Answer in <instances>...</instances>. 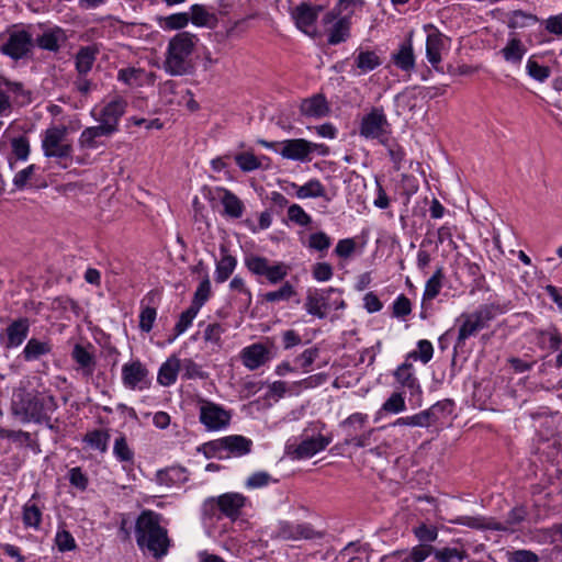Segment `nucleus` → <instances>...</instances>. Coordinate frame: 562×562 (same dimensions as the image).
Returning <instances> with one entry per match:
<instances>
[{"mask_svg":"<svg viewBox=\"0 0 562 562\" xmlns=\"http://www.w3.org/2000/svg\"><path fill=\"white\" fill-rule=\"evenodd\" d=\"M98 54L99 48L95 45L82 46L78 49L75 56V67L78 75L87 76L91 71Z\"/></svg>","mask_w":562,"mask_h":562,"instance_id":"obj_29","label":"nucleus"},{"mask_svg":"<svg viewBox=\"0 0 562 562\" xmlns=\"http://www.w3.org/2000/svg\"><path fill=\"white\" fill-rule=\"evenodd\" d=\"M160 515L153 510H144L135 522V540L140 552L160 560L166 557L171 546L168 530L160 524Z\"/></svg>","mask_w":562,"mask_h":562,"instance_id":"obj_1","label":"nucleus"},{"mask_svg":"<svg viewBox=\"0 0 562 562\" xmlns=\"http://www.w3.org/2000/svg\"><path fill=\"white\" fill-rule=\"evenodd\" d=\"M296 188L295 194L299 199L308 198H325L327 201L330 199L326 196V189L318 179H311L303 186L293 184Z\"/></svg>","mask_w":562,"mask_h":562,"instance_id":"obj_40","label":"nucleus"},{"mask_svg":"<svg viewBox=\"0 0 562 562\" xmlns=\"http://www.w3.org/2000/svg\"><path fill=\"white\" fill-rule=\"evenodd\" d=\"M201 514L203 519H220L223 515L220 513L218 497L206 498L201 506Z\"/></svg>","mask_w":562,"mask_h":562,"instance_id":"obj_61","label":"nucleus"},{"mask_svg":"<svg viewBox=\"0 0 562 562\" xmlns=\"http://www.w3.org/2000/svg\"><path fill=\"white\" fill-rule=\"evenodd\" d=\"M353 60L358 69V75L368 74L382 64L380 57L373 50L358 49L353 54Z\"/></svg>","mask_w":562,"mask_h":562,"instance_id":"obj_32","label":"nucleus"},{"mask_svg":"<svg viewBox=\"0 0 562 562\" xmlns=\"http://www.w3.org/2000/svg\"><path fill=\"white\" fill-rule=\"evenodd\" d=\"M112 135L99 125L88 126L82 130L78 137V146L83 150H95L105 146L104 138H110Z\"/></svg>","mask_w":562,"mask_h":562,"instance_id":"obj_20","label":"nucleus"},{"mask_svg":"<svg viewBox=\"0 0 562 562\" xmlns=\"http://www.w3.org/2000/svg\"><path fill=\"white\" fill-rule=\"evenodd\" d=\"M180 359L176 357L169 358L158 371L157 381L164 386H170L177 381L178 372H180Z\"/></svg>","mask_w":562,"mask_h":562,"instance_id":"obj_36","label":"nucleus"},{"mask_svg":"<svg viewBox=\"0 0 562 562\" xmlns=\"http://www.w3.org/2000/svg\"><path fill=\"white\" fill-rule=\"evenodd\" d=\"M453 403L450 400H443L435 403L426 409L428 413H432L429 417L431 425L440 420L445 413L450 414L452 412Z\"/></svg>","mask_w":562,"mask_h":562,"instance_id":"obj_57","label":"nucleus"},{"mask_svg":"<svg viewBox=\"0 0 562 562\" xmlns=\"http://www.w3.org/2000/svg\"><path fill=\"white\" fill-rule=\"evenodd\" d=\"M325 429L326 425L321 422L305 428L300 437L301 441L292 451L293 457L295 459H310L324 451L333 441V434H324Z\"/></svg>","mask_w":562,"mask_h":562,"instance_id":"obj_6","label":"nucleus"},{"mask_svg":"<svg viewBox=\"0 0 562 562\" xmlns=\"http://www.w3.org/2000/svg\"><path fill=\"white\" fill-rule=\"evenodd\" d=\"M221 515L236 520L246 504V497L239 493H225L218 496Z\"/></svg>","mask_w":562,"mask_h":562,"instance_id":"obj_26","label":"nucleus"},{"mask_svg":"<svg viewBox=\"0 0 562 562\" xmlns=\"http://www.w3.org/2000/svg\"><path fill=\"white\" fill-rule=\"evenodd\" d=\"M323 7L310 2H301L290 10L295 26L308 36H315V23Z\"/></svg>","mask_w":562,"mask_h":562,"instance_id":"obj_14","label":"nucleus"},{"mask_svg":"<svg viewBox=\"0 0 562 562\" xmlns=\"http://www.w3.org/2000/svg\"><path fill=\"white\" fill-rule=\"evenodd\" d=\"M369 422V416L364 413H353L340 422L339 426L346 432V438L355 437L361 431Z\"/></svg>","mask_w":562,"mask_h":562,"instance_id":"obj_39","label":"nucleus"},{"mask_svg":"<svg viewBox=\"0 0 562 562\" xmlns=\"http://www.w3.org/2000/svg\"><path fill=\"white\" fill-rule=\"evenodd\" d=\"M180 372L182 373V378L191 380V379H205L206 373L202 370L201 366L194 362L192 359H183L180 360Z\"/></svg>","mask_w":562,"mask_h":562,"instance_id":"obj_54","label":"nucleus"},{"mask_svg":"<svg viewBox=\"0 0 562 562\" xmlns=\"http://www.w3.org/2000/svg\"><path fill=\"white\" fill-rule=\"evenodd\" d=\"M394 65L404 72H409L415 67V54L413 48V34L400 45L398 49L392 54Z\"/></svg>","mask_w":562,"mask_h":562,"instance_id":"obj_28","label":"nucleus"},{"mask_svg":"<svg viewBox=\"0 0 562 562\" xmlns=\"http://www.w3.org/2000/svg\"><path fill=\"white\" fill-rule=\"evenodd\" d=\"M199 42L195 34L182 31L170 38L164 69L171 76H183L192 69V54Z\"/></svg>","mask_w":562,"mask_h":562,"instance_id":"obj_3","label":"nucleus"},{"mask_svg":"<svg viewBox=\"0 0 562 562\" xmlns=\"http://www.w3.org/2000/svg\"><path fill=\"white\" fill-rule=\"evenodd\" d=\"M57 409V403L53 395L31 393L24 389H18L12 394L11 412L23 423H46L49 428L50 417Z\"/></svg>","mask_w":562,"mask_h":562,"instance_id":"obj_2","label":"nucleus"},{"mask_svg":"<svg viewBox=\"0 0 562 562\" xmlns=\"http://www.w3.org/2000/svg\"><path fill=\"white\" fill-rule=\"evenodd\" d=\"M295 294L294 286L289 281H285L278 290L265 293L263 300L269 303L289 301Z\"/></svg>","mask_w":562,"mask_h":562,"instance_id":"obj_45","label":"nucleus"},{"mask_svg":"<svg viewBox=\"0 0 562 562\" xmlns=\"http://www.w3.org/2000/svg\"><path fill=\"white\" fill-rule=\"evenodd\" d=\"M222 258L216 262L215 281L217 283L225 282L234 272L237 260L234 256L229 255L225 248H222Z\"/></svg>","mask_w":562,"mask_h":562,"instance_id":"obj_37","label":"nucleus"},{"mask_svg":"<svg viewBox=\"0 0 562 562\" xmlns=\"http://www.w3.org/2000/svg\"><path fill=\"white\" fill-rule=\"evenodd\" d=\"M127 102L122 97H116L115 99L108 102L98 114H95V109L91 111V116L99 122V126L103 127L106 132H109L112 136L119 132L120 121L122 116L126 112Z\"/></svg>","mask_w":562,"mask_h":562,"instance_id":"obj_12","label":"nucleus"},{"mask_svg":"<svg viewBox=\"0 0 562 562\" xmlns=\"http://www.w3.org/2000/svg\"><path fill=\"white\" fill-rule=\"evenodd\" d=\"M156 317L157 311L154 306H144L142 304V311L139 314V328L145 333H149L153 329Z\"/></svg>","mask_w":562,"mask_h":562,"instance_id":"obj_58","label":"nucleus"},{"mask_svg":"<svg viewBox=\"0 0 562 562\" xmlns=\"http://www.w3.org/2000/svg\"><path fill=\"white\" fill-rule=\"evenodd\" d=\"M276 356L277 347L270 337H267L263 342H255L244 347L239 353L241 363L250 371L267 364Z\"/></svg>","mask_w":562,"mask_h":562,"instance_id":"obj_10","label":"nucleus"},{"mask_svg":"<svg viewBox=\"0 0 562 562\" xmlns=\"http://www.w3.org/2000/svg\"><path fill=\"white\" fill-rule=\"evenodd\" d=\"M374 431V428H369L363 430L361 434H357L355 437L345 438L344 443L355 448H366L371 445Z\"/></svg>","mask_w":562,"mask_h":562,"instance_id":"obj_60","label":"nucleus"},{"mask_svg":"<svg viewBox=\"0 0 562 562\" xmlns=\"http://www.w3.org/2000/svg\"><path fill=\"white\" fill-rule=\"evenodd\" d=\"M271 475L266 471H257L248 476L245 482V486L248 490L262 488L272 482Z\"/></svg>","mask_w":562,"mask_h":562,"instance_id":"obj_59","label":"nucleus"},{"mask_svg":"<svg viewBox=\"0 0 562 562\" xmlns=\"http://www.w3.org/2000/svg\"><path fill=\"white\" fill-rule=\"evenodd\" d=\"M280 155L283 158L299 161H310L308 146L310 140L304 138L286 139L281 143Z\"/></svg>","mask_w":562,"mask_h":562,"instance_id":"obj_27","label":"nucleus"},{"mask_svg":"<svg viewBox=\"0 0 562 562\" xmlns=\"http://www.w3.org/2000/svg\"><path fill=\"white\" fill-rule=\"evenodd\" d=\"M434 548L427 544H419L414 547L408 555L404 559V562H423L432 552Z\"/></svg>","mask_w":562,"mask_h":562,"instance_id":"obj_64","label":"nucleus"},{"mask_svg":"<svg viewBox=\"0 0 562 562\" xmlns=\"http://www.w3.org/2000/svg\"><path fill=\"white\" fill-rule=\"evenodd\" d=\"M426 37V58L437 71H442L439 64L442 60V53L448 52L451 46V38L445 35L434 24L423 26Z\"/></svg>","mask_w":562,"mask_h":562,"instance_id":"obj_11","label":"nucleus"},{"mask_svg":"<svg viewBox=\"0 0 562 562\" xmlns=\"http://www.w3.org/2000/svg\"><path fill=\"white\" fill-rule=\"evenodd\" d=\"M214 192L224 207V215L231 218L243 216L245 211L244 202L234 192L223 187H216Z\"/></svg>","mask_w":562,"mask_h":562,"instance_id":"obj_22","label":"nucleus"},{"mask_svg":"<svg viewBox=\"0 0 562 562\" xmlns=\"http://www.w3.org/2000/svg\"><path fill=\"white\" fill-rule=\"evenodd\" d=\"M190 22L189 13L180 12L173 13L168 16H165L160 20V26L164 30L173 31V30H182Z\"/></svg>","mask_w":562,"mask_h":562,"instance_id":"obj_46","label":"nucleus"},{"mask_svg":"<svg viewBox=\"0 0 562 562\" xmlns=\"http://www.w3.org/2000/svg\"><path fill=\"white\" fill-rule=\"evenodd\" d=\"M2 85L7 88L5 92L2 91V114L11 106V103L21 105L29 101L21 83L2 78Z\"/></svg>","mask_w":562,"mask_h":562,"instance_id":"obj_30","label":"nucleus"},{"mask_svg":"<svg viewBox=\"0 0 562 562\" xmlns=\"http://www.w3.org/2000/svg\"><path fill=\"white\" fill-rule=\"evenodd\" d=\"M199 311V308L191 304L190 307L180 314L175 326L176 336L182 335L192 325V322L196 317Z\"/></svg>","mask_w":562,"mask_h":562,"instance_id":"obj_56","label":"nucleus"},{"mask_svg":"<svg viewBox=\"0 0 562 562\" xmlns=\"http://www.w3.org/2000/svg\"><path fill=\"white\" fill-rule=\"evenodd\" d=\"M71 357L80 368L87 369L88 373L92 372L94 366L93 357L83 346L77 344L72 349Z\"/></svg>","mask_w":562,"mask_h":562,"instance_id":"obj_51","label":"nucleus"},{"mask_svg":"<svg viewBox=\"0 0 562 562\" xmlns=\"http://www.w3.org/2000/svg\"><path fill=\"white\" fill-rule=\"evenodd\" d=\"M271 540L301 541L319 540L325 537V531L317 530L310 522H294L280 519L267 528Z\"/></svg>","mask_w":562,"mask_h":562,"instance_id":"obj_5","label":"nucleus"},{"mask_svg":"<svg viewBox=\"0 0 562 562\" xmlns=\"http://www.w3.org/2000/svg\"><path fill=\"white\" fill-rule=\"evenodd\" d=\"M526 71L532 79L544 82L551 75V70L548 66L540 65L535 60L533 56L529 57L526 63Z\"/></svg>","mask_w":562,"mask_h":562,"instance_id":"obj_47","label":"nucleus"},{"mask_svg":"<svg viewBox=\"0 0 562 562\" xmlns=\"http://www.w3.org/2000/svg\"><path fill=\"white\" fill-rule=\"evenodd\" d=\"M288 217L300 226H307L312 222V217L299 204H292L289 206Z\"/></svg>","mask_w":562,"mask_h":562,"instance_id":"obj_62","label":"nucleus"},{"mask_svg":"<svg viewBox=\"0 0 562 562\" xmlns=\"http://www.w3.org/2000/svg\"><path fill=\"white\" fill-rule=\"evenodd\" d=\"M212 293L211 281L207 276L199 283L191 304L196 308H201L210 299Z\"/></svg>","mask_w":562,"mask_h":562,"instance_id":"obj_52","label":"nucleus"},{"mask_svg":"<svg viewBox=\"0 0 562 562\" xmlns=\"http://www.w3.org/2000/svg\"><path fill=\"white\" fill-rule=\"evenodd\" d=\"M66 35L63 29L55 27L47 32H44L41 36L36 38V44L40 48L49 50V52H58L60 48V43L65 42Z\"/></svg>","mask_w":562,"mask_h":562,"instance_id":"obj_35","label":"nucleus"},{"mask_svg":"<svg viewBox=\"0 0 562 562\" xmlns=\"http://www.w3.org/2000/svg\"><path fill=\"white\" fill-rule=\"evenodd\" d=\"M501 313L498 305L493 303L483 304L472 313H462L460 316L462 324L459 327L454 349L462 347L468 338L488 327L490 323Z\"/></svg>","mask_w":562,"mask_h":562,"instance_id":"obj_4","label":"nucleus"},{"mask_svg":"<svg viewBox=\"0 0 562 562\" xmlns=\"http://www.w3.org/2000/svg\"><path fill=\"white\" fill-rule=\"evenodd\" d=\"M394 378L396 382L402 386L409 391L412 396H417L420 402L422 397V387L414 374L413 364L405 361L394 372Z\"/></svg>","mask_w":562,"mask_h":562,"instance_id":"obj_23","label":"nucleus"},{"mask_svg":"<svg viewBox=\"0 0 562 562\" xmlns=\"http://www.w3.org/2000/svg\"><path fill=\"white\" fill-rule=\"evenodd\" d=\"M191 15L190 21L195 26L200 27H215L217 24V18L214 13L209 12L203 4H193L190 8Z\"/></svg>","mask_w":562,"mask_h":562,"instance_id":"obj_38","label":"nucleus"},{"mask_svg":"<svg viewBox=\"0 0 562 562\" xmlns=\"http://www.w3.org/2000/svg\"><path fill=\"white\" fill-rule=\"evenodd\" d=\"M149 372L147 368L139 361H131L122 367V383L130 390H145L149 387Z\"/></svg>","mask_w":562,"mask_h":562,"instance_id":"obj_16","label":"nucleus"},{"mask_svg":"<svg viewBox=\"0 0 562 562\" xmlns=\"http://www.w3.org/2000/svg\"><path fill=\"white\" fill-rule=\"evenodd\" d=\"M245 266L252 274L265 278L270 284L280 283L290 272V267L285 262L273 261L258 255L246 257Z\"/></svg>","mask_w":562,"mask_h":562,"instance_id":"obj_7","label":"nucleus"},{"mask_svg":"<svg viewBox=\"0 0 562 562\" xmlns=\"http://www.w3.org/2000/svg\"><path fill=\"white\" fill-rule=\"evenodd\" d=\"M52 352V344L49 340L31 338L24 346L21 357L26 362L40 360Z\"/></svg>","mask_w":562,"mask_h":562,"instance_id":"obj_31","label":"nucleus"},{"mask_svg":"<svg viewBox=\"0 0 562 562\" xmlns=\"http://www.w3.org/2000/svg\"><path fill=\"white\" fill-rule=\"evenodd\" d=\"M337 290L334 288H329L326 290H318L313 289L308 290L304 303V307L307 312V314L315 316L319 319H323L326 317L327 311L335 308H345L346 303L344 300H340L339 302H329V296L331 293H335Z\"/></svg>","mask_w":562,"mask_h":562,"instance_id":"obj_13","label":"nucleus"},{"mask_svg":"<svg viewBox=\"0 0 562 562\" xmlns=\"http://www.w3.org/2000/svg\"><path fill=\"white\" fill-rule=\"evenodd\" d=\"M432 413H428L425 411H422L415 415L412 416H405L397 418L394 423H392L390 426L397 427V426H408V427H429L431 426V423L429 420V417Z\"/></svg>","mask_w":562,"mask_h":562,"instance_id":"obj_44","label":"nucleus"},{"mask_svg":"<svg viewBox=\"0 0 562 562\" xmlns=\"http://www.w3.org/2000/svg\"><path fill=\"white\" fill-rule=\"evenodd\" d=\"M538 344L541 348H548L555 351L562 345V335L554 326H551L539 331Z\"/></svg>","mask_w":562,"mask_h":562,"instance_id":"obj_43","label":"nucleus"},{"mask_svg":"<svg viewBox=\"0 0 562 562\" xmlns=\"http://www.w3.org/2000/svg\"><path fill=\"white\" fill-rule=\"evenodd\" d=\"M31 47V35L26 31L13 32L7 44L2 45V54L10 56L13 59L24 57Z\"/></svg>","mask_w":562,"mask_h":562,"instance_id":"obj_19","label":"nucleus"},{"mask_svg":"<svg viewBox=\"0 0 562 562\" xmlns=\"http://www.w3.org/2000/svg\"><path fill=\"white\" fill-rule=\"evenodd\" d=\"M434 355V347L429 340L422 339L417 342V349L407 355V360H420L423 363H428Z\"/></svg>","mask_w":562,"mask_h":562,"instance_id":"obj_49","label":"nucleus"},{"mask_svg":"<svg viewBox=\"0 0 562 562\" xmlns=\"http://www.w3.org/2000/svg\"><path fill=\"white\" fill-rule=\"evenodd\" d=\"M300 112L311 119H322L330 113L329 104L324 94H314L301 102Z\"/></svg>","mask_w":562,"mask_h":562,"instance_id":"obj_25","label":"nucleus"},{"mask_svg":"<svg viewBox=\"0 0 562 562\" xmlns=\"http://www.w3.org/2000/svg\"><path fill=\"white\" fill-rule=\"evenodd\" d=\"M406 409V404L404 396L398 393L394 392L391 394V396L382 404V407L378 412V414H381L382 412L391 413V414H398Z\"/></svg>","mask_w":562,"mask_h":562,"instance_id":"obj_53","label":"nucleus"},{"mask_svg":"<svg viewBox=\"0 0 562 562\" xmlns=\"http://www.w3.org/2000/svg\"><path fill=\"white\" fill-rule=\"evenodd\" d=\"M68 130L65 125L48 127L42 137L43 154L47 158L67 159L71 157L72 146L65 143Z\"/></svg>","mask_w":562,"mask_h":562,"instance_id":"obj_9","label":"nucleus"},{"mask_svg":"<svg viewBox=\"0 0 562 562\" xmlns=\"http://www.w3.org/2000/svg\"><path fill=\"white\" fill-rule=\"evenodd\" d=\"M199 411L200 423L210 431L221 430L229 425L231 413L218 404L203 401Z\"/></svg>","mask_w":562,"mask_h":562,"instance_id":"obj_15","label":"nucleus"},{"mask_svg":"<svg viewBox=\"0 0 562 562\" xmlns=\"http://www.w3.org/2000/svg\"><path fill=\"white\" fill-rule=\"evenodd\" d=\"M116 79L119 82H122L127 87L140 88L145 86H154L156 75L139 67L128 66L119 69Z\"/></svg>","mask_w":562,"mask_h":562,"instance_id":"obj_18","label":"nucleus"},{"mask_svg":"<svg viewBox=\"0 0 562 562\" xmlns=\"http://www.w3.org/2000/svg\"><path fill=\"white\" fill-rule=\"evenodd\" d=\"M113 454L121 462H133L134 452L128 447L126 438L124 436H120L119 438L115 439Z\"/></svg>","mask_w":562,"mask_h":562,"instance_id":"obj_55","label":"nucleus"},{"mask_svg":"<svg viewBox=\"0 0 562 562\" xmlns=\"http://www.w3.org/2000/svg\"><path fill=\"white\" fill-rule=\"evenodd\" d=\"M30 326L26 317L12 321L5 328V347L8 349L20 347L29 336Z\"/></svg>","mask_w":562,"mask_h":562,"instance_id":"obj_21","label":"nucleus"},{"mask_svg":"<svg viewBox=\"0 0 562 562\" xmlns=\"http://www.w3.org/2000/svg\"><path fill=\"white\" fill-rule=\"evenodd\" d=\"M443 277V268L438 267L434 274L426 281L423 302L432 301L440 293Z\"/></svg>","mask_w":562,"mask_h":562,"instance_id":"obj_42","label":"nucleus"},{"mask_svg":"<svg viewBox=\"0 0 562 562\" xmlns=\"http://www.w3.org/2000/svg\"><path fill=\"white\" fill-rule=\"evenodd\" d=\"M110 439V435L108 431L103 430H93L88 432L85 436V442H87L91 448L95 450H100L101 452H105L108 449V442Z\"/></svg>","mask_w":562,"mask_h":562,"instance_id":"obj_50","label":"nucleus"},{"mask_svg":"<svg viewBox=\"0 0 562 562\" xmlns=\"http://www.w3.org/2000/svg\"><path fill=\"white\" fill-rule=\"evenodd\" d=\"M189 480V472L184 467L171 465L156 473V482L166 487H179Z\"/></svg>","mask_w":562,"mask_h":562,"instance_id":"obj_24","label":"nucleus"},{"mask_svg":"<svg viewBox=\"0 0 562 562\" xmlns=\"http://www.w3.org/2000/svg\"><path fill=\"white\" fill-rule=\"evenodd\" d=\"M503 58L513 65H519L527 53V48L520 38L510 37L506 45L499 50Z\"/></svg>","mask_w":562,"mask_h":562,"instance_id":"obj_33","label":"nucleus"},{"mask_svg":"<svg viewBox=\"0 0 562 562\" xmlns=\"http://www.w3.org/2000/svg\"><path fill=\"white\" fill-rule=\"evenodd\" d=\"M391 134V125L382 108H372L363 115L359 125V135L366 139H378L384 144Z\"/></svg>","mask_w":562,"mask_h":562,"instance_id":"obj_8","label":"nucleus"},{"mask_svg":"<svg viewBox=\"0 0 562 562\" xmlns=\"http://www.w3.org/2000/svg\"><path fill=\"white\" fill-rule=\"evenodd\" d=\"M350 18H339L328 30H327V43L329 45H338L346 42L350 36Z\"/></svg>","mask_w":562,"mask_h":562,"instance_id":"obj_34","label":"nucleus"},{"mask_svg":"<svg viewBox=\"0 0 562 562\" xmlns=\"http://www.w3.org/2000/svg\"><path fill=\"white\" fill-rule=\"evenodd\" d=\"M42 521V509L35 502V495L23 506V522L29 528L38 529Z\"/></svg>","mask_w":562,"mask_h":562,"instance_id":"obj_41","label":"nucleus"},{"mask_svg":"<svg viewBox=\"0 0 562 562\" xmlns=\"http://www.w3.org/2000/svg\"><path fill=\"white\" fill-rule=\"evenodd\" d=\"M234 159L244 172H251L261 168L260 160L250 151L239 153L234 156Z\"/></svg>","mask_w":562,"mask_h":562,"instance_id":"obj_48","label":"nucleus"},{"mask_svg":"<svg viewBox=\"0 0 562 562\" xmlns=\"http://www.w3.org/2000/svg\"><path fill=\"white\" fill-rule=\"evenodd\" d=\"M206 447L212 448L216 452L227 451L234 457H243L251 451L252 441L244 436L233 435L209 442Z\"/></svg>","mask_w":562,"mask_h":562,"instance_id":"obj_17","label":"nucleus"},{"mask_svg":"<svg viewBox=\"0 0 562 562\" xmlns=\"http://www.w3.org/2000/svg\"><path fill=\"white\" fill-rule=\"evenodd\" d=\"M435 558L440 562H462L465 554L457 548H445L436 550Z\"/></svg>","mask_w":562,"mask_h":562,"instance_id":"obj_63","label":"nucleus"}]
</instances>
